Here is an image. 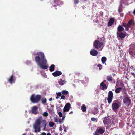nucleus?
Instances as JSON below:
<instances>
[{
	"instance_id": "nucleus-1",
	"label": "nucleus",
	"mask_w": 135,
	"mask_h": 135,
	"mask_svg": "<svg viewBox=\"0 0 135 135\" xmlns=\"http://www.w3.org/2000/svg\"><path fill=\"white\" fill-rule=\"evenodd\" d=\"M38 56L36 57L35 60L40 67L42 69H46L48 68L47 65V60L45 58L44 54L41 52L37 53Z\"/></svg>"
},
{
	"instance_id": "nucleus-2",
	"label": "nucleus",
	"mask_w": 135,
	"mask_h": 135,
	"mask_svg": "<svg viewBox=\"0 0 135 135\" xmlns=\"http://www.w3.org/2000/svg\"><path fill=\"white\" fill-rule=\"evenodd\" d=\"M47 122L46 120L42 119V117L40 116L35 120L33 125V128L35 132H39L40 131V127H44L43 130H44L46 128Z\"/></svg>"
},
{
	"instance_id": "nucleus-3",
	"label": "nucleus",
	"mask_w": 135,
	"mask_h": 135,
	"mask_svg": "<svg viewBox=\"0 0 135 135\" xmlns=\"http://www.w3.org/2000/svg\"><path fill=\"white\" fill-rule=\"evenodd\" d=\"M135 24L134 22L132 20H130L127 24L125 23H123V26L125 28V30L127 31L128 30V28H130L132 30L133 28V26Z\"/></svg>"
},
{
	"instance_id": "nucleus-4",
	"label": "nucleus",
	"mask_w": 135,
	"mask_h": 135,
	"mask_svg": "<svg viewBox=\"0 0 135 135\" xmlns=\"http://www.w3.org/2000/svg\"><path fill=\"white\" fill-rule=\"evenodd\" d=\"M121 105V104L120 102L117 100L115 101L112 104V109L114 111H116L120 106Z\"/></svg>"
},
{
	"instance_id": "nucleus-5",
	"label": "nucleus",
	"mask_w": 135,
	"mask_h": 135,
	"mask_svg": "<svg viewBox=\"0 0 135 135\" xmlns=\"http://www.w3.org/2000/svg\"><path fill=\"white\" fill-rule=\"evenodd\" d=\"M124 103L126 106H129L131 103V100L128 95L125 94L123 96Z\"/></svg>"
},
{
	"instance_id": "nucleus-6",
	"label": "nucleus",
	"mask_w": 135,
	"mask_h": 135,
	"mask_svg": "<svg viewBox=\"0 0 135 135\" xmlns=\"http://www.w3.org/2000/svg\"><path fill=\"white\" fill-rule=\"evenodd\" d=\"M41 98V96L40 95H37L35 96L33 95L30 98L31 101L33 103H36L39 101Z\"/></svg>"
},
{
	"instance_id": "nucleus-7",
	"label": "nucleus",
	"mask_w": 135,
	"mask_h": 135,
	"mask_svg": "<svg viewBox=\"0 0 135 135\" xmlns=\"http://www.w3.org/2000/svg\"><path fill=\"white\" fill-rule=\"evenodd\" d=\"M94 46L96 48H101L100 50H102L104 45L102 42H100L98 40H95L94 44Z\"/></svg>"
},
{
	"instance_id": "nucleus-8",
	"label": "nucleus",
	"mask_w": 135,
	"mask_h": 135,
	"mask_svg": "<svg viewBox=\"0 0 135 135\" xmlns=\"http://www.w3.org/2000/svg\"><path fill=\"white\" fill-rule=\"evenodd\" d=\"M113 96V92L111 91H109L108 93L107 97V100L109 103L110 104L111 103L112 100Z\"/></svg>"
},
{
	"instance_id": "nucleus-9",
	"label": "nucleus",
	"mask_w": 135,
	"mask_h": 135,
	"mask_svg": "<svg viewBox=\"0 0 135 135\" xmlns=\"http://www.w3.org/2000/svg\"><path fill=\"white\" fill-rule=\"evenodd\" d=\"M105 131V128H104L103 127H100L97 128L96 132L100 134H102L104 133Z\"/></svg>"
},
{
	"instance_id": "nucleus-10",
	"label": "nucleus",
	"mask_w": 135,
	"mask_h": 135,
	"mask_svg": "<svg viewBox=\"0 0 135 135\" xmlns=\"http://www.w3.org/2000/svg\"><path fill=\"white\" fill-rule=\"evenodd\" d=\"M117 35L118 37H119L121 39L124 38L126 36L125 34L122 32H117Z\"/></svg>"
},
{
	"instance_id": "nucleus-11",
	"label": "nucleus",
	"mask_w": 135,
	"mask_h": 135,
	"mask_svg": "<svg viewBox=\"0 0 135 135\" xmlns=\"http://www.w3.org/2000/svg\"><path fill=\"white\" fill-rule=\"evenodd\" d=\"M71 105L69 103H67L64 108L63 110L64 112H67L71 108Z\"/></svg>"
},
{
	"instance_id": "nucleus-12",
	"label": "nucleus",
	"mask_w": 135,
	"mask_h": 135,
	"mask_svg": "<svg viewBox=\"0 0 135 135\" xmlns=\"http://www.w3.org/2000/svg\"><path fill=\"white\" fill-rule=\"evenodd\" d=\"M90 54L93 56H96L98 53L97 51L95 50L92 49H91L90 52Z\"/></svg>"
},
{
	"instance_id": "nucleus-13",
	"label": "nucleus",
	"mask_w": 135,
	"mask_h": 135,
	"mask_svg": "<svg viewBox=\"0 0 135 135\" xmlns=\"http://www.w3.org/2000/svg\"><path fill=\"white\" fill-rule=\"evenodd\" d=\"M37 108L36 106H34L32 107V113L34 114H37L38 113Z\"/></svg>"
},
{
	"instance_id": "nucleus-14",
	"label": "nucleus",
	"mask_w": 135,
	"mask_h": 135,
	"mask_svg": "<svg viewBox=\"0 0 135 135\" xmlns=\"http://www.w3.org/2000/svg\"><path fill=\"white\" fill-rule=\"evenodd\" d=\"M62 73L60 71L55 72L52 73V74L54 76L57 77L61 75Z\"/></svg>"
},
{
	"instance_id": "nucleus-15",
	"label": "nucleus",
	"mask_w": 135,
	"mask_h": 135,
	"mask_svg": "<svg viewBox=\"0 0 135 135\" xmlns=\"http://www.w3.org/2000/svg\"><path fill=\"white\" fill-rule=\"evenodd\" d=\"M114 20L113 18H112L110 19L108 23L109 26H110L112 25L114 22Z\"/></svg>"
},
{
	"instance_id": "nucleus-16",
	"label": "nucleus",
	"mask_w": 135,
	"mask_h": 135,
	"mask_svg": "<svg viewBox=\"0 0 135 135\" xmlns=\"http://www.w3.org/2000/svg\"><path fill=\"white\" fill-rule=\"evenodd\" d=\"M124 30V28L121 25H119L118 27L117 32H122Z\"/></svg>"
},
{
	"instance_id": "nucleus-17",
	"label": "nucleus",
	"mask_w": 135,
	"mask_h": 135,
	"mask_svg": "<svg viewBox=\"0 0 135 135\" xmlns=\"http://www.w3.org/2000/svg\"><path fill=\"white\" fill-rule=\"evenodd\" d=\"M100 85L101 88L103 90L106 89L107 88L105 84H104L103 82H102L101 83Z\"/></svg>"
},
{
	"instance_id": "nucleus-18",
	"label": "nucleus",
	"mask_w": 135,
	"mask_h": 135,
	"mask_svg": "<svg viewBox=\"0 0 135 135\" xmlns=\"http://www.w3.org/2000/svg\"><path fill=\"white\" fill-rule=\"evenodd\" d=\"M59 83L60 85L62 86L65 83V81L64 80L60 79L59 81Z\"/></svg>"
},
{
	"instance_id": "nucleus-19",
	"label": "nucleus",
	"mask_w": 135,
	"mask_h": 135,
	"mask_svg": "<svg viewBox=\"0 0 135 135\" xmlns=\"http://www.w3.org/2000/svg\"><path fill=\"white\" fill-rule=\"evenodd\" d=\"M64 129V131L66 132V127H65L64 125L61 126L59 128V130L61 131Z\"/></svg>"
},
{
	"instance_id": "nucleus-20",
	"label": "nucleus",
	"mask_w": 135,
	"mask_h": 135,
	"mask_svg": "<svg viewBox=\"0 0 135 135\" xmlns=\"http://www.w3.org/2000/svg\"><path fill=\"white\" fill-rule=\"evenodd\" d=\"M122 89V88H118L115 89V92L117 93H119L120 92Z\"/></svg>"
},
{
	"instance_id": "nucleus-21",
	"label": "nucleus",
	"mask_w": 135,
	"mask_h": 135,
	"mask_svg": "<svg viewBox=\"0 0 135 135\" xmlns=\"http://www.w3.org/2000/svg\"><path fill=\"white\" fill-rule=\"evenodd\" d=\"M9 80L11 84H12L14 82V79H13V76L12 75L11 76Z\"/></svg>"
},
{
	"instance_id": "nucleus-22",
	"label": "nucleus",
	"mask_w": 135,
	"mask_h": 135,
	"mask_svg": "<svg viewBox=\"0 0 135 135\" xmlns=\"http://www.w3.org/2000/svg\"><path fill=\"white\" fill-rule=\"evenodd\" d=\"M55 66L54 64H52L50 66L49 70L51 72H52L54 70Z\"/></svg>"
},
{
	"instance_id": "nucleus-23",
	"label": "nucleus",
	"mask_w": 135,
	"mask_h": 135,
	"mask_svg": "<svg viewBox=\"0 0 135 135\" xmlns=\"http://www.w3.org/2000/svg\"><path fill=\"white\" fill-rule=\"evenodd\" d=\"M108 118H105L103 120V122L105 125L109 124L108 120L107 119Z\"/></svg>"
},
{
	"instance_id": "nucleus-24",
	"label": "nucleus",
	"mask_w": 135,
	"mask_h": 135,
	"mask_svg": "<svg viewBox=\"0 0 135 135\" xmlns=\"http://www.w3.org/2000/svg\"><path fill=\"white\" fill-rule=\"evenodd\" d=\"M81 110L84 112H85L86 111V107L84 104H83L81 106Z\"/></svg>"
},
{
	"instance_id": "nucleus-25",
	"label": "nucleus",
	"mask_w": 135,
	"mask_h": 135,
	"mask_svg": "<svg viewBox=\"0 0 135 135\" xmlns=\"http://www.w3.org/2000/svg\"><path fill=\"white\" fill-rule=\"evenodd\" d=\"M106 61V58L105 57H103L101 59L102 62L104 64Z\"/></svg>"
},
{
	"instance_id": "nucleus-26",
	"label": "nucleus",
	"mask_w": 135,
	"mask_h": 135,
	"mask_svg": "<svg viewBox=\"0 0 135 135\" xmlns=\"http://www.w3.org/2000/svg\"><path fill=\"white\" fill-rule=\"evenodd\" d=\"M55 124L54 123L51 121H50L49 123V125L51 127H53Z\"/></svg>"
},
{
	"instance_id": "nucleus-27",
	"label": "nucleus",
	"mask_w": 135,
	"mask_h": 135,
	"mask_svg": "<svg viewBox=\"0 0 135 135\" xmlns=\"http://www.w3.org/2000/svg\"><path fill=\"white\" fill-rule=\"evenodd\" d=\"M98 112V110L97 108H95L94 110L93 111L92 113L94 115L96 114Z\"/></svg>"
},
{
	"instance_id": "nucleus-28",
	"label": "nucleus",
	"mask_w": 135,
	"mask_h": 135,
	"mask_svg": "<svg viewBox=\"0 0 135 135\" xmlns=\"http://www.w3.org/2000/svg\"><path fill=\"white\" fill-rule=\"evenodd\" d=\"M62 94L64 95H67L68 94V92L66 90H63L62 91Z\"/></svg>"
},
{
	"instance_id": "nucleus-29",
	"label": "nucleus",
	"mask_w": 135,
	"mask_h": 135,
	"mask_svg": "<svg viewBox=\"0 0 135 135\" xmlns=\"http://www.w3.org/2000/svg\"><path fill=\"white\" fill-rule=\"evenodd\" d=\"M107 79L108 81H111L112 80V77L110 76H108L107 77Z\"/></svg>"
},
{
	"instance_id": "nucleus-30",
	"label": "nucleus",
	"mask_w": 135,
	"mask_h": 135,
	"mask_svg": "<svg viewBox=\"0 0 135 135\" xmlns=\"http://www.w3.org/2000/svg\"><path fill=\"white\" fill-rule=\"evenodd\" d=\"M129 53L131 55H135V52L132 51H129Z\"/></svg>"
},
{
	"instance_id": "nucleus-31",
	"label": "nucleus",
	"mask_w": 135,
	"mask_h": 135,
	"mask_svg": "<svg viewBox=\"0 0 135 135\" xmlns=\"http://www.w3.org/2000/svg\"><path fill=\"white\" fill-rule=\"evenodd\" d=\"M46 99L45 98H43L42 100V102L43 103H45L46 102Z\"/></svg>"
},
{
	"instance_id": "nucleus-32",
	"label": "nucleus",
	"mask_w": 135,
	"mask_h": 135,
	"mask_svg": "<svg viewBox=\"0 0 135 135\" xmlns=\"http://www.w3.org/2000/svg\"><path fill=\"white\" fill-rule=\"evenodd\" d=\"M43 115L44 116L47 117L48 115V113L47 112H45L43 113Z\"/></svg>"
},
{
	"instance_id": "nucleus-33",
	"label": "nucleus",
	"mask_w": 135,
	"mask_h": 135,
	"mask_svg": "<svg viewBox=\"0 0 135 135\" xmlns=\"http://www.w3.org/2000/svg\"><path fill=\"white\" fill-rule=\"evenodd\" d=\"M54 121L56 122H58V118L56 117H55L54 118Z\"/></svg>"
},
{
	"instance_id": "nucleus-34",
	"label": "nucleus",
	"mask_w": 135,
	"mask_h": 135,
	"mask_svg": "<svg viewBox=\"0 0 135 135\" xmlns=\"http://www.w3.org/2000/svg\"><path fill=\"white\" fill-rule=\"evenodd\" d=\"M63 121L61 119H60L59 121V123L61 124L63 122Z\"/></svg>"
},
{
	"instance_id": "nucleus-35",
	"label": "nucleus",
	"mask_w": 135,
	"mask_h": 135,
	"mask_svg": "<svg viewBox=\"0 0 135 135\" xmlns=\"http://www.w3.org/2000/svg\"><path fill=\"white\" fill-rule=\"evenodd\" d=\"M58 114L60 117H61L62 116V113L61 112H59L58 113Z\"/></svg>"
},
{
	"instance_id": "nucleus-36",
	"label": "nucleus",
	"mask_w": 135,
	"mask_h": 135,
	"mask_svg": "<svg viewBox=\"0 0 135 135\" xmlns=\"http://www.w3.org/2000/svg\"><path fill=\"white\" fill-rule=\"evenodd\" d=\"M98 66L99 68L100 69H101L102 68V66L100 64L98 65Z\"/></svg>"
},
{
	"instance_id": "nucleus-37",
	"label": "nucleus",
	"mask_w": 135,
	"mask_h": 135,
	"mask_svg": "<svg viewBox=\"0 0 135 135\" xmlns=\"http://www.w3.org/2000/svg\"><path fill=\"white\" fill-rule=\"evenodd\" d=\"M79 2L78 0H74V3L75 4H77Z\"/></svg>"
},
{
	"instance_id": "nucleus-38",
	"label": "nucleus",
	"mask_w": 135,
	"mask_h": 135,
	"mask_svg": "<svg viewBox=\"0 0 135 135\" xmlns=\"http://www.w3.org/2000/svg\"><path fill=\"white\" fill-rule=\"evenodd\" d=\"M58 96H61V92H59L57 93Z\"/></svg>"
},
{
	"instance_id": "nucleus-39",
	"label": "nucleus",
	"mask_w": 135,
	"mask_h": 135,
	"mask_svg": "<svg viewBox=\"0 0 135 135\" xmlns=\"http://www.w3.org/2000/svg\"><path fill=\"white\" fill-rule=\"evenodd\" d=\"M96 119L95 118H92L91 119V120L93 121H95Z\"/></svg>"
},
{
	"instance_id": "nucleus-40",
	"label": "nucleus",
	"mask_w": 135,
	"mask_h": 135,
	"mask_svg": "<svg viewBox=\"0 0 135 135\" xmlns=\"http://www.w3.org/2000/svg\"><path fill=\"white\" fill-rule=\"evenodd\" d=\"M65 98V96L64 95H62L61 96V99H64Z\"/></svg>"
},
{
	"instance_id": "nucleus-41",
	"label": "nucleus",
	"mask_w": 135,
	"mask_h": 135,
	"mask_svg": "<svg viewBox=\"0 0 135 135\" xmlns=\"http://www.w3.org/2000/svg\"><path fill=\"white\" fill-rule=\"evenodd\" d=\"M98 133H98L95 132V133L94 134V135H100Z\"/></svg>"
},
{
	"instance_id": "nucleus-42",
	"label": "nucleus",
	"mask_w": 135,
	"mask_h": 135,
	"mask_svg": "<svg viewBox=\"0 0 135 135\" xmlns=\"http://www.w3.org/2000/svg\"><path fill=\"white\" fill-rule=\"evenodd\" d=\"M41 135H46V134L45 132H43L41 134Z\"/></svg>"
},
{
	"instance_id": "nucleus-43",
	"label": "nucleus",
	"mask_w": 135,
	"mask_h": 135,
	"mask_svg": "<svg viewBox=\"0 0 135 135\" xmlns=\"http://www.w3.org/2000/svg\"><path fill=\"white\" fill-rule=\"evenodd\" d=\"M65 118V117L64 116L62 118V119H61L62 120H63V121L64 120V119Z\"/></svg>"
},
{
	"instance_id": "nucleus-44",
	"label": "nucleus",
	"mask_w": 135,
	"mask_h": 135,
	"mask_svg": "<svg viewBox=\"0 0 135 135\" xmlns=\"http://www.w3.org/2000/svg\"><path fill=\"white\" fill-rule=\"evenodd\" d=\"M52 100V98H51L49 99V101H51Z\"/></svg>"
},
{
	"instance_id": "nucleus-45",
	"label": "nucleus",
	"mask_w": 135,
	"mask_h": 135,
	"mask_svg": "<svg viewBox=\"0 0 135 135\" xmlns=\"http://www.w3.org/2000/svg\"><path fill=\"white\" fill-rule=\"evenodd\" d=\"M47 135H51L50 133H47Z\"/></svg>"
},
{
	"instance_id": "nucleus-46",
	"label": "nucleus",
	"mask_w": 135,
	"mask_h": 135,
	"mask_svg": "<svg viewBox=\"0 0 135 135\" xmlns=\"http://www.w3.org/2000/svg\"><path fill=\"white\" fill-rule=\"evenodd\" d=\"M133 13L134 14V15H135V9L133 11Z\"/></svg>"
},
{
	"instance_id": "nucleus-47",
	"label": "nucleus",
	"mask_w": 135,
	"mask_h": 135,
	"mask_svg": "<svg viewBox=\"0 0 135 135\" xmlns=\"http://www.w3.org/2000/svg\"><path fill=\"white\" fill-rule=\"evenodd\" d=\"M56 98L57 99L59 98L58 96L57 95V96L56 97Z\"/></svg>"
},
{
	"instance_id": "nucleus-48",
	"label": "nucleus",
	"mask_w": 135,
	"mask_h": 135,
	"mask_svg": "<svg viewBox=\"0 0 135 135\" xmlns=\"http://www.w3.org/2000/svg\"><path fill=\"white\" fill-rule=\"evenodd\" d=\"M73 113V112L72 111H71L69 113V114H70L71 113Z\"/></svg>"
},
{
	"instance_id": "nucleus-49",
	"label": "nucleus",
	"mask_w": 135,
	"mask_h": 135,
	"mask_svg": "<svg viewBox=\"0 0 135 135\" xmlns=\"http://www.w3.org/2000/svg\"><path fill=\"white\" fill-rule=\"evenodd\" d=\"M106 81V80H104L103 82H104V83Z\"/></svg>"
},
{
	"instance_id": "nucleus-50",
	"label": "nucleus",
	"mask_w": 135,
	"mask_h": 135,
	"mask_svg": "<svg viewBox=\"0 0 135 135\" xmlns=\"http://www.w3.org/2000/svg\"><path fill=\"white\" fill-rule=\"evenodd\" d=\"M87 81H88V78H87Z\"/></svg>"
}]
</instances>
